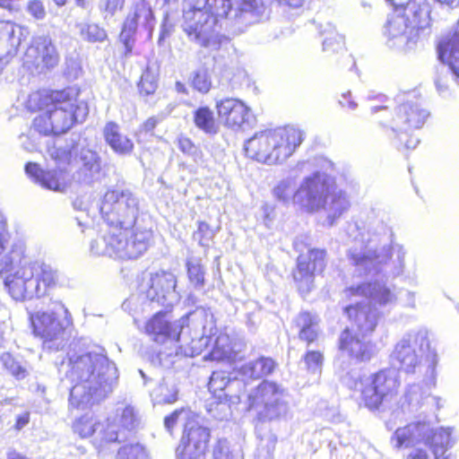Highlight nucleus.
Wrapping results in <instances>:
<instances>
[{
    "instance_id": "nucleus-8",
    "label": "nucleus",
    "mask_w": 459,
    "mask_h": 459,
    "mask_svg": "<svg viewBox=\"0 0 459 459\" xmlns=\"http://www.w3.org/2000/svg\"><path fill=\"white\" fill-rule=\"evenodd\" d=\"M453 429L440 428L433 429L429 423L418 422L396 429L392 444L395 448L414 446L420 443L431 449L435 459H439L452 446Z\"/></svg>"
},
{
    "instance_id": "nucleus-35",
    "label": "nucleus",
    "mask_w": 459,
    "mask_h": 459,
    "mask_svg": "<svg viewBox=\"0 0 459 459\" xmlns=\"http://www.w3.org/2000/svg\"><path fill=\"white\" fill-rule=\"evenodd\" d=\"M242 352V343L232 342L228 334L220 333L215 339L209 356L212 360L234 363L243 358Z\"/></svg>"
},
{
    "instance_id": "nucleus-1",
    "label": "nucleus",
    "mask_w": 459,
    "mask_h": 459,
    "mask_svg": "<svg viewBox=\"0 0 459 459\" xmlns=\"http://www.w3.org/2000/svg\"><path fill=\"white\" fill-rule=\"evenodd\" d=\"M14 264L19 267L5 278L4 285L15 300L44 297L59 284L58 270L43 262L27 261L23 248L10 243L6 221L0 215V273L9 272Z\"/></svg>"
},
{
    "instance_id": "nucleus-3",
    "label": "nucleus",
    "mask_w": 459,
    "mask_h": 459,
    "mask_svg": "<svg viewBox=\"0 0 459 459\" xmlns=\"http://www.w3.org/2000/svg\"><path fill=\"white\" fill-rule=\"evenodd\" d=\"M145 333L155 342H169L176 354L195 357L207 348L212 336L217 333L213 315L198 307L181 319L170 322L167 313L155 314L145 325Z\"/></svg>"
},
{
    "instance_id": "nucleus-22",
    "label": "nucleus",
    "mask_w": 459,
    "mask_h": 459,
    "mask_svg": "<svg viewBox=\"0 0 459 459\" xmlns=\"http://www.w3.org/2000/svg\"><path fill=\"white\" fill-rule=\"evenodd\" d=\"M153 19L152 11L144 0L135 4L133 10L127 14L119 35L126 49V56L130 55L133 50L134 36L137 27L142 25L148 30H152L153 28Z\"/></svg>"
},
{
    "instance_id": "nucleus-10",
    "label": "nucleus",
    "mask_w": 459,
    "mask_h": 459,
    "mask_svg": "<svg viewBox=\"0 0 459 459\" xmlns=\"http://www.w3.org/2000/svg\"><path fill=\"white\" fill-rule=\"evenodd\" d=\"M139 207L137 198L129 191H108L100 206L102 217L110 228H135Z\"/></svg>"
},
{
    "instance_id": "nucleus-57",
    "label": "nucleus",
    "mask_w": 459,
    "mask_h": 459,
    "mask_svg": "<svg viewBox=\"0 0 459 459\" xmlns=\"http://www.w3.org/2000/svg\"><path fill=\"white\" fill-rule=\"evenodd\" d=\"M304 359L307 369L316 372L322 367L324 357L319 351H308L307 352Z\"/></svg>"
},
{
    "instance_id": "nucleus-21",
    "label": "nucleus",
    "mask_w": 459,
    "mask_h": 459,
    "mask_svg": "<svg viewBox=\"0 0 459 459\" xmlns=\"http://www.w3.org/2000/svg\"><path fill=\"white\" fill-rule=\"evenodd\" d=\"M152 233L146 229L135 227L128 230L117 229V254L118 258L135 259L148 248Z\"/></svg>"
},
{
    "instance_id": "nucleus-30",
    "label": "nucleus",
    "mask_w": 459,
    "mask_h": 459,
    "mask_svg": "<svg viewBox=\"0 0 459 459\" xmlns=\"http://www.w3.org/2000/svg\"><path fill=\"white\" fill-rule=\"evenodd\" d=\"M27 62L36 67L51 68L59 62V55L52 39L48 37L35 39L26 52Z\"/></svg>"
},
{
    "instance_id": "nucleus-18",
    "label": "nucleus",
    "mask_w": 459,
    "mask_h": 459,
    "mask_svg": "<svg viewBox=\"0 0 459 459\" xmlns=\"http://www.w3.org/2000/svg\"><path fill=\"white\" fill-rule=\"evenodd\" d=\"M424 333H410L402 338L391 354L393 364L406 373H414L420 365L424 346L429 347Z\"/></svg>"
},
{
    "instance_id": "nucleus-26",
    "label": "nucleus",
    "mask_w": 459,
    "mask_h": 459,
    "mask_svg": "<svg viewBox=\"0 0 459 459\" xmlns=\"http://www.w3.org/2000/svg\"><path fill=\"white\" fill-rule=\"evenodd\" d=\"M347 297H359L369 299L375 304L382 307L393 306L397 301V291L394 287L387 286L382 281H369L345 290Z\"/></svg>"
},
{
    "instance_id": "nucleus-2",
    "label": "nucleus",
    "mask_w": 459,
    "mask_h": 459,
    "mask_svg": "<svg viewBox=\"0 0 459 459\" xmlns=\"http://www.w3.org/2000/svg\"><path fill=\"white\" fill-rule=\"evenodd\" d=\"M66 378L73 385L70 404L86 409L106 398L117 383L116 365L98 352L73 354L66 365Z\"/></svg>"
},
{
    "instance_id": "nucleus-46",
    "label": "nucleus",
    "mask_w": 459,
    "mask_h": 459,
    "mask_svg": "<svg viewBox=\"0 0 459 459\" xmlns=\"http://www.w3.org/2000/svg\"><path fill=\"white\" fill-rule=\"evenodd\" d=\"M294 188L295 178L290 177L279 181L274 186L273 194L277 200L284 204H289L290 201L293 202V195L298 190L296 189L294 191Z\"/></svg>"
},
{
    "instance_id": "nucleus-55",
    "label": "nucleus",
    "mask_w": 459,
    "mask_h": 459,
    "mask_svg": "<svg viewBox=\"0 0 459 459\" xmlns=\"http://www.w3.org/2000/svg\"><path fill=\"white\" fill-rule=\"evenodd\" d=\"M178 391L175 387L169 389V387L161 384L155 391L156 399L158 403H172L177 401Z\"/></svg>"
},
{
    "instance_id": "nucleus-41",
    "label": "nucleus",
    "mask_w": 459,
    "mask_h": 459,
    "mask_svg": "<svg viewBox=\"0 0 459 459\" xmlns=\"http://www.w3.org/2000/svg\"><path fill=\"white\" fill-rule=\"evenodd\" d=\"M2 368L16 379H24L28 376L26 365L10 352H3L0 355Z\"/></svg>"
},
{
    "instance_id": "nucleus-43",
    "label": "nucleus",
    "mask_w": 459,
    "mask_h": 459,
    "mask_svg": "<svg viewBox=\"0 0 459 459\" xmlns=\"http://www.w3.org/2000/svg\"><path fill=\"white\" fill-rule=\"evenodd\" d=\"M194 121L195 126L206 134H216L218 131L213 113L206 107L195 110Z\"/></svg>"
},
{
    "instance_id": "nucleus-58",
    "label": "nucleus",
    "mask_w": 459,
    "mask_h": 459,
    "mask_svg": "<svg viewBox=\"0 0 459 459\" xmlns=\"http://www.w3.org/2000/svg\"><path fill=\"white\" fill-rule=\"evenodd\" d=\"M26 10L30 15L37 20H43L46 17V9L40 0L29 1Z\"/></svg>"
},
{
    "instance_id": "nucleus-38",
    "label": "nucleus",
    "mask_w": 459,
    "mask_h": 459,
    "mask_svg": "<svg viewBox=\"0 0 459 459\" xmlns=\"http://www.w3.org/2000/svg\"><path fill=\"white\" fill-rule=\"evenodd\" d=\"M117 229L110 228L101 236L91 242L90 250L94 255H108L117 257Z\"/></svg>"
},
{
    "instance_id": "nucleus-50",
    "label": "nucleus",
    "mask_w": 459,
    "mask_h": 459,
    "mask_svg": "<svg viewBox=\"0 0 459 459\" xmlns=\"http://www.w3.org/2000/svg\"><path fill=\"white\" fill-rule=\"evenodd\" d=\"M186 267L190 282L196 288L204 287V270L201 263L197 260H188Z\"/></svg>"
},
{
    "instance_id": "nucleus-36",
    "label": "nucleus",
    "mask_w": 459,
    "mask_h": 459,
    "mask_svg": "<svg viewBox=\"0 0 459 459\" xmlns=\"http://www.w3.org/2000/svg\"><path fill=\"white\" fill-rule=\"evenodd\" d=\"M103 135L107 144L118 155H128L134 150V143L121 133L120 126L114 122L106 124Z\"/></svg>"
},
{
    "instance_id": "nucleus-20",
    "label": "nucleus",
    "mask_w": 459,
    "mask_h": 459,
    "mask_svg": "<svg viewBox=\"0 0 459 459\" xmlns=\"http://www.w3.org/2000/svg\"><path fill=\"white\" fill-rule=\"evenodd\" d=\"M116 425L109 422V419L103 423L99 422L93 416L84 415L74 423L73 429L81 437H93L92 443L98 449L118 441Z\"/></svg>"
},
{
    "instance_id": "nucleus-6",
    "label": "nucleus",
    "mask_w": 459,
    "mask_h": 459,
    "mask_svg": "<svg viewBox=\"0 0 459 459\" xmlns=\"http://www.w3.org/2000/svg\"><path fill=\"white\" fill-rule=\"evenodd\" d=\"M322 162L325 170L304 178L293 195V204L310 213L323 211L326 223L332 226L349 210L351 201L344 191L334 186L333 178L327 173L333 163L327 160H322Z\"/></svg>"
},
{
    "instance_id": "nucleus-60",
    "label": "nucleus",
    "mask_w": 459,
    "mask_h": 459,
    "mask_svg": "<svg viewBox=\"0 0 459 459\" xmlns=\"http://www.w3.org/2000/svg\"><path fill=\"white\" fill-rule=\"evenodd\" d=\"M125 0H106L105 11L113 16L118 10L124 7Z\"/></svg>"
},
{
    "instance_id": "nucleus-4",
    "label": "nucleus",
    "mask_w": 459,
    "mask_h": 459,
    "mask_svg": "<svg viewBox=\"0 0 459 459\" xmlns=\"http://www.w3.org/2000/svg\"><path fill=\"white\" fill-rule=\"evenodd\" d=\"M78 91L73 88L32 93L29 107L39 112L33 119L34 130L43 135L61 134L74 123L82 122L88 115V108L78 100Z\"/></svg>"
},
{
    "instance_id": "nucleus-48",
    "label": "nucleus",
    "mask_w": 459,
    "mask_h": 459,
    "mask_svg": "<svg viewBox=\"0 0 459 459\" xmlns=\"http://www.w3.org/2000/svg\"><path fill=\"white\" fill-rule=\"evenodd\" d=\"M196 416L187 409L176 410L164 420V426L168 431L171 432L178 422H183L184 425L190 420H195Z\"/></svg>"
},
{
    "instance_id": "nucleus-14",
    "label": "nucleus",
    "mask_w": 459,
    "mask_h": 459,
    "mask_svg": "<svg viewBox=\"0 0 459 459\" xmlns=\"http://www.w3.org/2000/svg\"><path fill=\"white\" fill-rule=\"evenodd\" d=\"M30 320L34 334L41 338L45 344L63 339L66 329L73 324L72 316L63 304H59L56 311L30 313Z\"/></svg>"
},
{
    "instance_id": "nucleus-56",
    "label": "nucleus",
    "mask_w": 459,
    "mask_h": 459,
    "mask_svg": "<svg viewBox=\"0 0 459 459\" xmlns=\"http://www.w3.org/2000/svg\"><path fill=\"white\" fill-rule=\"evenodd\" d=\"M299 330H306L318 325L317 316L307 312L300 313L295 320Z\"/></svg>"
},
{
    "instance_id": "nucleus-24",
    "label": "nucleus",
    "mask_w": 459,
    "mask_h": 459,
    "mask_svg": "<svg viewBox=\"0 0 459 459\" xmlns=\"http://www.w3.org/2000/svg\"><path fill=\"white\" fill-rule=\"evenodd\" d=\"M216 108L223 125L233 130L245 129L254 120L250 108L238 99L221 100L217 103Z\"/></svg>"
},
{
    "instance_id": "nucleus-31",
    "label": "nucleus",
    "mask_w": 459,
    "mask_h": 459,
    "mask_svg": "<svg viewBox=\"0 0 459 459\" xmlns=\"http://www.w3.org/2000/svg\"><path fill=\"white\" fill-rule=\"evenodd\" d=\"M22 28L11 22H0V61L8 64L18 53Z\"/></svg>"
},
{
    "instance_id": "nucleus-29",
    "label": "nucleus",
    "mask_w": 459,
    "mask_h": 459,
    "mask_svg": "<svg viewBox=\"0 0 459 459\" xmlns=\"http://www.w3.org/2000/svg\"><path fill=\"white\" fill-rule=\"evenodd\" d=\"M344 310L352 322L350 327H354L355 332L367 336L375 330L379 313L373 309L368 302H356L355 305L347 306Z\"/></svg>"
},
{
    "instance_id": "nucleus-27",
    "label": "nucleus",
    "mask_w": 459,
    "mask_h": 459,
    "mask_svg": "<svg viewBox=\"0 0 459 459\" xmlns=\"http://www.w3.org/2000/svg\"><path fill=\"white\" fill-rule=\"evenodd\" d=\"M366 336L355 332L354 327L344 330L339 339L340 350L357 361L370 359L374 353L373 345L365 340Z\"/></svg>"
},
{
    "instance_id": "nucleus-9",
    "label": "nucleus",
    "mask_w": 459,
    "mask_h": 459,
    "mask_svg": "<svg viewBox=\"0 0 459 459\" xmlns=\"http://www.w3.org/2000/svg\"><path fill=\"white\" fill-rule=\"evenodd\" d=\"M244 403L247 410L253 411L261 421L278 420L289 411L285 389L271 381H263L252 388Z\"/></svg>"
},
{
    "instance_id": "nucleus-34",
    "label": "nucleus",
    "mask_w": 459,
    "mask_h": 459,
    "mask_svg": "<svg viewBox=\"0 0 459 459\" xmlns=\"http://www.w3.org/2000/svg\"><path fill=\"white\" fill-rule=\"evenodd\" d=\"M404 15L410 28L417 33V39L420 33L431 25L430 6L425 0H413L405 5Z\"/></svg>"
},
{
    "instance_id": "nucleus-32",
    "label": "nucleus",
    "mask_w": 459,
    "mask_h": 459,
    "mask_svg": "<svg viewBox=\"0 0 459 459\" xmlns=\"http://www.w3.org/2000/svg\"><path fill=\"white\" fill-rule=\"evenodd\" d=\"M438 59L449 65L459 84V32H449L437 44Z\"/></svg>"
},
{
    "instance_id": "nucleus-33",
    "label": "nucleus",
    "mask_w": 459,
    "mask_h": 459,
    "mask_svg": "<svg viewBox=\"0 0 459 459\" xmlns=\"http://www.w3.org/2000/svg\"><path fill=\"white\" fill-rule=\"evenodd\" d=\"M81 166L73 174V180L77 184L90 185L100 172V157L90 149H82L79 154Z\"/></svg>"
},
{
    "instance_id": "nucleus-44",
    "label": "nucleus",
    "mask_w": 459,
    "mask_h": 459,
    "mask_svg": "<svg viewBox=\"0 0 459 459\" xmlns=\"http://www.w3.org/2000/svg\"><path fill=\"white\" fill-rule=\"evenodd\" d=\"M321 34H326L322 47L324 52L334 54L343 49L342 37L335 31L334 27L331 23L326 25V28L321 31Z\"/></svg>"
},
{
    "instance_id": "nucleus-47",
    "label": "nucleus",
    "mask_w": 459,
    "mask_h": 459,
    "mask_svg": "<svg viewBox=\"0 0 459 459\" xmlns=\"http://www.w3.org/2000/svg\"><path fill=\"white\" fill-rule=\"evenodd\" d=\"M117 459H149L145 447L139 444L122 446L117 452Z\"/></svg>"
},
{
    "instance_id": "nucleus-5",
    "label": "nucleus",
    "mask_w": 459,
    "mask_h": 459,
    "mask_svg": "<svg viewBox=\"0 0 459 459\" xmlns=\"http://www.w3.org/2000/svg\"><path fill=\"white\" fill-rule=\"evenodd\" d=\"M390 233L381 225L378 231L362 233L349 251V257L359 276L397 277L403 273L405 267L404 248L401 246L389 247Z\"/></svg>"
},
{
    "instance_id": "nucleus-53",
    "label": "nucleus",
    "mask_w": 459,
    "mask_h": 459,
    "mask_svg": "<svg viewBox=\"0 0 459 459\" xmlns=\"http://www.w3.org/2000/svg\"><path fill=\"white\" fill-rule=\"evenodd\" d=\"M178 146L182 152L193 158L195 162L202 160V152L187 137H178Z\"/></svg>"
},
{
    "instance_id": "nucleus-12",
    "label": "nucleus",
    "mask_w": 459,
    "mask_h": 459,
    "mask_svg": "<svg viewBox=\"0 0 459 459\" xmlns=\"http://www.w3.org/2000/svg\"><path fill=\"white\" fill-rule=\"evenodd\" d=\"M365 405L377 409L384 403H389L397 394L400 386L398 372L394 368L380 370L361 378L357 385Z\"/></svg>"
},
{
    "instance_id": "nucleus-64",
    "label": "nucleus",
    "mask_w": 459,
    "mask_h": 459,
    "mask_svg": "<svg viewBox=\"0 0 459 459\" xmlns=\"http://www.w3.org/2000/svg\"><path fill=\"white\" fill-rule=\"evenodd\" d=\"M407 459H429L428 453L421 448H414Z\"/></svg>"
},
{
    "instance_id": "nucleus-59",
    "label": "nucleus",
    "mask_w": 459,
    "mask_h": 459,
    "mask_svg": "<svg viewBox=\"0 0 459 459\" xmlns=\"http://www.w3.org/2000/svg\"><path fill=\"white\" fill-rule=\"evenodd\" d=\"M318 333H319V328L317 325L316 327H312L309 329L299 330V336L301 340L306 341L309 343V342H314L317 338Z\"/></svg>"
},
{
    "instance_id": "nucleus-16",
    "label": "nucleus",
    "mask_w": 459,
    "mask_h": 459,
    "mask_svg": "<svg viewBox=\"0 0 459 459\" xmlns=\"http://www.w3.org/2000/svg\"><path fill=\"white\" fill-rule=\"evenodd\" d=\"M177 277L167 271L149 273L141 285V292L150 301L169 307L178 302L180 296L176 290Z\"/></svg>"
},
{
    "instance_id": "nucleus-13",
    "label": "nucleus",
    "mask_w": 459,
    "mask_h": 459,
    "mask_svg": "<svg viewBox=\"0 0 459 459\" xmlns=\"http://www.w3.org/2000/svg\"><path fill=\"white\" fill-rule=\"evenodd\" d=\"M49 155L55 160L58 170H43L37 163L29 162L25 166L26 174L43 188L65 192L71 184L66 179L64 169L72 161L73 151L67 148L54 147L49 150Z\"/></svg>"
},
{
    "instance_id": "nucleus-17",
    "label": "nucleus",
    "mask_w": 459,
    "mask_h": 459,
    "mask_svg": "<svg viewBox=\"0 0 459 459\" xmlns=\"http://www.w3.org/2000/svg\"><path fill=\"white\" fill-rule=\"evenodd\" d=\"M415 96V92H411L398 97L400 103L395 108L389 124L394 132L407 134L425 124L429 113L411 99Z\"/></svg>"
},
{
    "instance_id": "nucleus-28",
    "label": "nucleus",
    "mask_w": 459,
    "mask_h": 459,
    "mask_svg": "<svg viewBox=\"0 0 459 459\" xmlns=\"http://www.w3.org/2000/svg\"><path fill=\"white\" fill-rule=\"evenodd\" d=\"M385 33L392 47L411 48L418 40L417 33L410 28L404 13L392 15L385 27Z\"/></svg>"
},
{
    "instance_id": "nucleus-19",
    "label": "nucleus",
    "mask_w": 459,
    "mask_h": 459,
    "mask_svg": "<svg viewBox=\"0 0 459 459\" xmlns=\"http://www.w3.org/2000/svg\"><path fill=\"white\" fill-rule=\"evenodd\" d=\"M210 440V430L202 426L195 417L185 424L184 432L176 454L178 459H199L205 454Z\"/></svg>"
},
{
    "instance_id": "nucleus-61",
    "label": "nucleus",
    "mask_w": 459,
    "mask_h": 459,
    "mask_svg": "<svg viewBox=\"0 0 459 459\" xmlns=\"http://www.w3.org/2000/svg\"><path fill=\"white\" fill-rule=\"evenodd\" d=\"M401 300L405 307H415V293L411 290L402 291Z\"/></svg>"
},
{
    "instance_id": "nucleus-51",
    "label": "nucleus",
    "mask_w": 459,
    "mask_h": 459,
    "mask_svg": "<svg viewBox=\"0 0 459 459\" xmlns=\"http://www.w3.org/2000/svg\"><path fill=\"white\" fill-rule=\"evenodd\" d=\"M215 231L205 221H198L197 230L194 232L193 238L200 246L207 247L212 242Z\"/></svg>"
},
{
    "instance_id": "nucleus-25",
    "label": "nucleus",
    "mask_w": 459,
    "mask_h": 459,
    "mask_svg": "<svg viewBox=\"0 0 459 459\" xmlns=\"http://www.w3.org/2000/svg\"><path fill=\"white\" fill-rule=\"evenodd\" d=\"M208 386L220 403L238 404L241 401L240 393L244 387L243 380L237 377L231 378L225 371L212 372Z\"/></svg>"
},
{
    "instance_id": "nucleus-63",
    "label": "nucleus",
    "mask_w": 459,
    "mask_h": 459,
    "mask_svg": "<svg viewBox=\"0 0 459 459\" xmlns=\"http://www.w3.org/2000/svg\"><path fill=\"white\" fill-rule=\"evenodd\" d=\"M30 422V412L24 411L23 413L16 417V422L14 425L15 429L21 430Z\"/></svg>"
},
{
    "instance_id": "nucleus-40",
    "label": "nucleus",
    "mask_w": 459,
    "mask_h": 459,
    "mask_svg": "<svg viewBox=\"0 0 459 459\" xmlns=\"http://www.w3.org/2000/svg\"><path fill=\"white\" fill-rule=\"evenodd\" d=\"M274 368L275 363L272 359L261 357L243 365L238 373L243 379H258L271 374Z\"/></svg>"
},
{
    "instance_id": "nucleus-15",
    "label": "nucleus",
    "mask_w": 459,
    "mask_h": 459,
    "mask_svg": "<svg viewBox=\"0 0 459 459\" xmlns=\"http://www.w3.org/2000/svg\"><path fill=\"white\" fill-rule=\"evenodd\" d=\"M303 133L293 126L267 129L268 165L282 163L301 144Z\"/></svg>"
},
{
    "instance_id": "nucleus-23",
    "label": "nucleus",
    "mask_w": 459,
    "mask_h": 459,
    "mask_svg": "<svg viewBox=\"0 0 459 459\" xmlns=\"http://www.w3.org/2000/svg\"><path fill=\"white\" fill-rule=\"evenodd\" d=\"M324 250L312 249L307 254L300 255L297 260V268L293 278L300 292L307 293L313 288L314 273L321 272L325 267Z\"/></svg>"
},
{
    "instance_id": "nucleus-54",
    "label": "nucleus",
    "mask_w": 459,
    "mask_h": 459,
    "mask_svg": "<svg viewBox=\"0 0 459 459\" xmlns=\"http://www.w3.org/2000/svg\"><path fill=\"white\" fill-rule=\"evenodd\" d=\"M211 81L205 70H199L195 73L192 79L193 87L200 92L206 93L211 88Z\"/></svg>"
},
{
    "instance_id": "nucleus-42",
    "label": "nucleus",
    "mask_w": 459,
    "mask_h": 459,
    "mask_svg": "<svg viewBox=\"0 0 459 459\" xmlns=\"http://www.w3.org/2000/svg\"><path fill=\"white\" fill-rule=\"evenodd\" d=\"M76 28L81 38L90 43L103 42L108 38L106 30L97 23L79 22Z\"/></svg>"
},
{
    "instance_id": "nucleus-11",
    "label": "nucleus",
    "mask_w": 459,
    "mask_h": 459,
    "mask_svg": "<svg viewBox=\"0 0 459 459\" xmlns=\"http://www.w3.org/2000/svg\"><path fill=\"white\" fill-rule=\"evenodd\" d=\"M204 9L218 18L241 19L247 24L268 18L269 9L265 0H205Z\"/></svg>"
},
{
    "instance_id": "nucleus-39",
    "label": "nucleus",
    "mask_w": 459,
    "mask_h": 459,
    "mask_svg": "<svg viewBox=\"0 0 459 459\" xmlns=\"http://www.w3.org/2000/svg\"><path fill=\"white\" fill-rule=\"evenodd\" d=\"M109 422L116 425L115 429L118 434V441L122 434V429L134 430L139 427L141 418L138 411L131 405L118 407L115 418Z\"/></svg>"
},
{
    "instance_id": "nucleus-62",
    "label": "nucleus",
    "mask_w": 459,
    "mask_h": 459,
    "mask_svg": "<svg viewBox=\"0 0 459 459\" xmlns=\"http://www.w3.org/2000/svg\"><path fill=\"white\" fill-rule=\"evenodd\" d=\"M339 103L343 108H348L351 110H354L357 108V103L351 100V91H347L346 93H343L341 97V100H339Z\"/></svg>"
},
{
    "instance_id": "nucleus-37",
    "label": "nucleus",
    "mask_w": 459,
    "mask_h": 459,
    "mask_svg": "<svg viewBox=\"0 0 459 459\" xmlns=\"http://www.w3.org/2000/svg\"><path fill=\"white\" fill-rule=\"evenodd\" d=\"M267 129L256 132L246 141L244 149L247 155L258 162L268 165Z\"/></svg>"
},
{
    "instance_id": "nucleus-49",
    "label": "nucleus",
    "mask_w": 459,
    "mask_h": 459,
    "mask_svg": "<svg viewBox=\"0 0 459 459\" xmlns=\"http://www.w3.org/2000/svg\"><path fill=\"white\" fill-rule=\"evenodd\" d=\"M158 87V80L156 73L150 67H147L139 82L140 91L145 95L153 94Z\"/></svg>"
},
{
    "instance_id": "nucleus-45",
    "label": "nucleus",
    "mask_w": 459,
    "mask_h": 459,
    "mask_svg": "<svg viewBox=\"0 0 459 459\" xmlns=\"http://www.w3.org/2000/svg\"><path fill=\"white\" fill-rule=\"evenodd\" d=\"M214 459H243L242 451L238 445H230L225 439L217 442L213 449Z\"/></svg>"
},
{
    "instance_id": "nucleus-52",
    "label": "nucleus",
    "mask_w": 459,
    "mask_h": 459,
    "mask_svg": "<svg viewBox=\"0 0 459 459\" xmlns=\"http://www.w3.org/2000/svg\"><path fill=\"white\" fill-rule=\"evenodd\" d=\"M425 394L426 392L422 390V387L420 385L413 384L407 387L404 398L409 406L417 407L422 403Z\"/></svg>"
},
{
    "instance_id": "nucleus-7",
    "label": "nucleus",
    "mask_w": 459,
    "mask_h": 459,
    "mask_svg": "<svg viewBox=\"0 0 459 459\" xmlns=\"http://www.w3.org/2000/svg\"><path fill=\"white\" fill-rule=\"evenodd\" d=\"M204 6V0H184L181 27L190 41L218 49L221 37L216 30L217 21Z\"/></svg>"
}]
</instances>
